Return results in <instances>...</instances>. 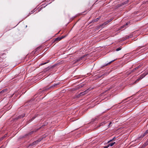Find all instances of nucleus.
Listing matches in <instances>:
<instances>
[{
  "label": "nucleus",
  "mask_w": 148,
  "mask_h": 148,
  "mask_svg": "<svg viewBox=\"0 0 148 148\" xmlns=\"http://www.w3.org/2000/svg\"><path fill=\"white\" fill-rule=\"evenodd\" d=\"M46 137V135H44L42 136V137L39 138L38 140L35 141L34 143V144H36L38 143V142H40L42 140L45 138Z\"/></svg>",
  "instance_id": "f257e3e1"
},
{
  "label": "nucleus",
  "mask_w": 148,
  "mask_h": 148,
  "mask_svg": "<svg viewBox=\"0 0 148 148\" xmlns=\"http://www.w3.org/2000/svg\"><path fill=\"white\" fill-rule=\"evenodd\" d=\"M147 134H148V130H147L143 135H141V136L139 138V139H141L143 137L145 136Z\"/></svg>",
  "instance_id": "f03ea898"
},
{
  "label": "nucleus",
  "mask_w": 148,
  "mask_h": 148,
  "mask_svg": "<svg viewBox=\"0 0 148 148\" xmlns=\"http://www.w3.org/2000/svg\"><path fill=\"white\" fill-rule=\"evenodd\" d=\"M66 37V36H62L61 37H59L56 38L55 39V41H58L61 40L62 39Z\"/></svg>",
  "instance_id": "7ed1b4c3"
},
{
  "label": "nucleus",
  "mask_w": 148,
  "mask_h": 148,
  "mask_svg": "<svg viewBox=\"0 0 148 148\" xmlns=\"http://www.w3.org/2000/svg\"><path fill=\"white\" fill-rule=\"evenodd\" d=\"M147 73L146 74H142L141 76L137 80V81H139V80L141 79L142 78H143L144 77H145V76L147 74Z\"/></svg>",
  "instance_id": "20e7f679"
},
{
  "label": "nucleus",
  "mask_w": 148,
  "mask_h": 148,
  "mask_svg": "<svg viewBox=\"0 0 148 148\" xmlns=\"http://www.w3.org/2000/svg\"><path fill=\"white\" fill-rule=\"evenodd\" d=\"M89 89H88L87 90H85V91L80 93V95H83L86 94L89 91Z\"/></svg>",
  "instance_id": "39448f33"
},
{
  "label": "nucleus",
  "mask_w": 148,
  "mask_h": 148,
  "mask_svg": "<svg viewBox=\"0 0 148 148\" xmlns=\"http://www.w3.org/2000/svg\"><path fill=\"white\" fill-rule=\"evenodd\" d=\"M108 23H109L108 21L102 24L101 25H100V27H101V28H103L105 26V25L107 24Z\"/></svg>",
  "instance_id": "423d86ee"
},
{
  "label": "nucleus",
  "mask_w": 148,
  "mask_h": 148,
  "mask_svg": "<svg viewBox=\"0 0 148 148\" xmlns=\"http://www.w3.org/2000/svg\"><path fill=\"white\" fill-rule=\"evenodd\" d=\"M129 23L127 22L125 25H123L121 27V29H124L126 28V26H127L128 24Z\"/></svg>",
  "instance_id": "0eeeda50"
},
{
  "label": "nucleus",
  "mask_w": 148,
  "mask_h": 148,
  "mask_svg": "<svg viewBox=\"0 0 148 148\" xmlns=\"http://www.w3.org/2000/svg\"><path fill=\"white\" fill-rule=\"evenodd\" d=\"M115 142H114L113 143H110L108 145L109 147H112L115 144Z\"/></svg>",
  "instance_id": "6e6552de"
},
{
  "label": "nucleus",
  "mask_w": 148,
  "mask_h": 148,
  "mask_svg": "<svg viewBox=\"0 0 148 148\" xmlns=\"http://www.w3.org/2000/svg\"><path fill=\"white\" fill-rule=\"evenodd\" d=\"M115 60H112L110 62H108V63H107V64H106L105 65V66H107V65H108L109 64H110L112 62L114 61Z\"/></svg>",
  "instance_id": "1a4fd4ad"
},
{
  "label": "nucleus",
  "mask_w": 148,
  "mask_h": 148,
  "mask_svg": "<svg viewBox=\"0 0 148 148\" xmlns=\"http://www.w3.org/2000/svg\"><path fill=\"white\" fill-rule=\"evenodd\" d=\"M115 138H116V137H114L111 140H110L109 141H108V143H109L110 142H112L113 140H114V139Z\"/></svg>",
  "instance_id": "9d476101"
},
{
  "label": "nucleus",
  "mask_w": 148,
  "mask_h": 148,
  "mask_svg": "<svg viewBox=\"0 0 148 148\" xmlns=\"http://www.w3.org/2000/svg\"><path fill=\"white\" fill-rule=\"evenodd\" d=\"M140 67H141V66L140 65L138 66L137 67H136L135 69H133V71H134L135 70H136L137 69L140 68Z\"/></svg>",
  "instance_id": "9b49d317"
},
{
  "label": "nucleus",
  "mask_w": 148,
  "mask_h": 148,
  "mask_svg": "<svg viewBox=\"0 0 148 148\" xmlns=\"http://www.w3.org/2000/svg\"><path fill=\"white\" fill-rule=\"evenodd\" d=\"M128 1L127 0V1H125V2H124L123 3H122V5H123L125 4H126L127 3H128Z\"/></svg>",
  "instance_id": "f8f14e48"
},
{
  "label": "nucleus",
  "mask_w": 148,
  "mask_h": 148,
  "mask_svg": "<svg viewBox=\"0 0 148 148\" xmlns=\"http://www.w3.org/2000/svg\"><path fill=\"white\" fill-rule=\"evenodd\" d=\"M148 144V142H147L145 143L143 145V147H145Z\"/></svg>",
  "instance_id": "ddd939ff"
},
{
  "label": "nucleus",
  "mask_w": 148,
  "mask_h": 148,
  "mask_svg": "<svg viewBox=\"0 0 148 148\" xmlns=\"http://www.w3.org/2000/svg\"><path fill=\"white\" fill-rule=\"evenodd\" d=\"M25 116L24 114H23L21 115H20L18 116V118H23Z\"/></svg>",
  "instance_id": "4468645a"
},
{
  "label": "nucleus",
  "mask_w": 148,
  "mask_h": 148,
  "mask_svg": "<svg viewBox=\"0 0 148 148\" xmlns=\"http://www.w3.org/2000/svg\"><path fill=\"white\" fill-rule=\"evenodd\" d=\"M105 124V122H102L100 123V125H99V127H100L101 126Z\"/></svg>",
  "instance_id": "2eb2a0df"
},
{
  "label": "nucleus",
  "mask_w": 148,
  "mask_h": 148,
  "mask_svg": "<svg viewBox=\"0 0 148 148\" xmlns=\"http://www.w3.org/2000/svg\"><path fill=\"white\" fill-rule=\"evenodd\" d=\"M35 12V11L34 10H32L29 13V14L28 15V16H29L31 14H32L34 13V12Z\"/></svg>",
  "instance_id": "dca6fc26"
},
{
  "label": "nucleus",
  "mask_w": 148,
  "mask_h": 148,
  "mask_svg": "<svg viewBox=\"0 0 148 148\" xmlns=\"http://www.w3.org/2000/svg\"><path fill=\"white\" fill-rule=\"evenodd\" d=\"M121 48L120 47H119V48H118L117 49H116V51H118L120 50H121Z\"/></svg>",
  "instance_id": "f3484780"
},
{
  "label": "nucleus",
  "mask_w": 148,
  "mask_h": 148,
  "mask_svg": "<svg viewBox=\"0 0 148 148\" xmlns=\"http://www.w3.org/2000/svg\"><path fill=\"white\" fill-rule=\"evenodd\" d=\"M7 91V90L6 89H5L4 90H2L1 91V92L2 93L3 92H6Z\"/></svg>",
  "instance_id": "a211bd4d"
},
{
  "label": "nucleus",
  "mask_w": 148,
  "mask_h": 148,
  "mask_svg": "<svg viewBox=\"0 0 148 148\" xmlns=\"http://www.w3.org/2000/svg\"><path fill=\"white\" fill-rule=\"evenodd\" d=\"M100 18H100H97L96 19H95L94 20V22L96 21H98V20Z\"/></svg>",
  "instance_id": "6ab92c4d"
},
{
  "label": "nucleus",
  "mask_w": 148,
  "mask_h": 148,
  "mask_svg": "<svg viewBox=\"0 0 148 148\" xmlns=\"http://www.w3.org/2000/svg\"><path fill=\"white\" fill-rule=\"evenodd\" d=\"M109 146L108 145H107L106 146H104V148H108L109 147Z\"/></svg>",
  "instance_id": "aec40b11"
},
{
  "label": "nucleus",
  "mask_w": 148,
  "mask_h": 148,
  "mask_svg": "<svg viewBox=\"0 0 148 148\" xmlns=\"http://www.w3.org/2000/svg\"><path fill=\"white\" fill-rule=\"evenodd\" d=\"M57 85H58V84H54V85H53V86H52L51 87H54V86H57Z\"/></svg>",
  "instance_id": "412c9836"
},
{
  "label": "nucleus",
  "mask_w": 148,
  "mask_h": 148,
  "mask_svg": "<svg viewBox=\"0 0 148 148\" xmlns=\"http://www.w3.org/2000/svg\"><path fill=\"white\" fill-rule=\"evenodd\" d=\"M36 117V116H35V117H32V119H31V121H32Z\"/></svg>",
  "instance_id": "4be33fe9"
},
{
  "label": "nucleus",
  "mask_w": 148,
  "mask_h": 148,
  "mask_svg": "<svg viewBox=\"0 0 148 148\" xmlns=\"http://www.w3.org/2000/svg\"><path fill=\"white\" fill-rule=\"evenodd\" d=\"M34 131H32L31 132L29 133V134H32L34 132Z\"/></svg>",
  "instance_id": "5701e85b"
},
{
  "label": "nucleus",
  "mask_w": 148,
  "mask_h": 148,
  "mask_svg": "<svg viewBox=\"0 0 148 148\" xmlns=\"http://www.w3.org/2000/svg\"><path fill=\"white\" fill-rule=\"evenodd\" d=\"M47 63V62H45V63H41V64H41V65H44V64H46Z\"/></svg>",
  "instance_id": "b1692460"
},
{
  "label": "nucleus",
  "mask_w": 148,
  "mask_h": 148,
  "mask_svg": "<svg viewBox=\"0 0 148 148\" xmlns=\"http://www.w3.org/2000/svg\"><path fill=\"white\" fill-rule=\"evenodd\" d=\"M111 124V122H110L109 123V124L108 125V126L109 127L110 125V124Z\"/></svg>",
  "instance_id": "393cba45"
},
{
  "label": "nucleus",
  "mask_w": 148,
  "mask_h": 148,
  "mask_svg": "<svg viewBox=\"0 0 148 148\" xmlns=\"http://www.w3.org/2000/svg\"><path fill=\"white\" fill-rule=\"evenodd\" d=\"M112 20V19H110V20H108V21H109V23Z\"/></svg>",
  "instance_id": "a878e982"
},
{
  "label": "nucleus",
  "mask_w": 148,
  "mask_h": 148,
  "mask_svg": "<svg viewBox=\"0 0 148 148\" xmlns=\"http://www.w3.org/2000/svg\"><path fill=\"white\" fill-rule=\"evenodd\" d=\"M131 37L130 36H127V37L126 38H130Z\"/></svg>",
  "instance_id": "bb28decb"
},
{
  "label": "nucleus",
  "mask_w": 148,
  "mask_h": 148,
  "mask_svg": "<svg viewBox=\"0 0 148 148\" xmlns=\"http://www.w3.org/2000/svg\"><path fill=\"white\" fill-rule=\"evenodd\" d=\"M49 69V68H48H48H47V69L46 70H48V69Z\"/></svg>",
  "instance_id": "cd10ccee"
},
{
  "label": "nucleus",
  "mask_w": 148,
  "mask_h": 148,
  "mask_svg": "<svg viewBox=\"0 0 148 148\" xmlns=\"http://www.w3.org/2000/svg\"><path fill=\"white\" fill-rule=\"evenodd\" d=\"M38 130V129H37V130H36V131H35V132L36 131H37V130Z\"/></svg>",
  "instance_id": "c85d7f7f"
},
{
  "label": "nucleus",
  "mask_w": 148,
  "mask_h": 148,
  "mask_svg": "<svg viewBox=\"0 0 148 148\" xmlns=\"http://www.w3.org/2000/svg\"><path fill=\"white\" fill-rule=\"evenodd\" d=\"M147 142H148V140H147Z\"/></svg>",
  "instance_id": "c756f323"
}]
</instances>
